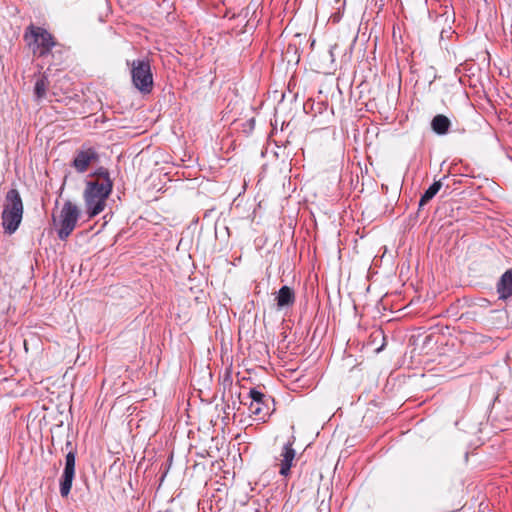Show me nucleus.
<instances>
[{
    "instance_id": "1",
    "label": "nucleus",
    "mask_w": 512,
    "mask_h": 512,
    "mask_svg": "<svg viewBox=\"0 0 512 512\" xmlns=\"http://www.w3.org/2000/svg\"><path fill=\"white\" fill-rule=\"evenodd\" d=\"M112 189L113 183H100L99 181H88L86 183L83 197L90 218L97 216L104 210L106 200Z\"/></svg>"
},
{
    "instance_id": "2",
    "label": "nucleus",
    "mask_w": 512,
    "mask_h": 512,
    "mask_svg": "<svg viewBox=\"0 0 512 512\" xmlns=\"http://www.w3.org/2000/svg\"><path fill=\"white\" fill-rule=\"evenodd\" d=\"M1 217L3 229L8 234H13L20 226L23 202L17 189H10L7 192Z\"/></svg>"
},
{
    "instance_id": "3",
    "label": "nucleus",
    "mask_w": 512,
    "mask_h": 512,
    "mask_svg": "<svg viewBox=\"0 0 512 512\" xmlns=\"http://www.w3.org/2000/svg\"><path fill=\"white\" fill-rule=\"evenodd\" d=\"M127 66L130 68L132 84L143 94L152 91L154 81L149 59L141 58L135 60H127Z\"/></svg>"
},
{
    "instance_id": "4",
    "label": "nucleus",
    "mask_w": 512,
    "mask_h": 512,
    "mask_svg": "<svg viewBox=\"0 0 512 512\" xmlns=\"http://www.w3.org/2000/svg\"><path fill=\"white\" fill-rule=\"evenodd\" d=\"M24 38L34 55L38 56L48 54L56 44L52 35L47 30L34 25H30L27 28Z\"/></svg>"
},
{
    "instance_id": "5",
    "label": "nucleus",
    "mask_w": 512,
    "mask_h": 512,
    "mask_svg": "<svg viewBox=\"0 0 512 512\" xmlns=\"http://www.w3.org/2000/svg\"><path fill=\"white\" fill-rule=\"evenodd\" d=\"M80 217V210L71 201H66L59 214L58 224V237L61 240H66L73 230L75 229Z\"/></svg>"
},
{
    "instance_id": "6",
    "label": "nucleus",
    "mask_w": 512,
    "mask_h": 512,
    "mask_svg": "<svg viewBox=\"0 0 512 512\" xmlns=\"http://www.w3.org/2000/svg\"><path fill=\"white\" fill-rule=\"evenodd\" d=\"M75 458L76 453L74 451L68 452L65 457V467L60 480V495L64 498L67 497L71 491L75 476Z\"/></svg>"
},
{
    "instance_id": "7",
    "label": "nucleus",
    "mask_w": 512,
    "mask_h": 512,
    "mask_svg": "<svg viewBox=\"0 0 512 512\" xmlns=\"http://www.w3.org/2000/svg\"><path fill=\"white\" fill-rule=\"evenodd\" d=\"M99 155L93 147H82L77 150L72 161V167L78 173H84L88 170L89 166L98 161Z\"/></svg>"
},
{
    "instance_id": "8",
    "label": "nucleus",
    "mask_w": 512,
    "mask_h": 512,
    "mask_svg": "<svg viewBox=\"0 0 512 512\" xmlns=\"http://www.w3.org/2000/svg\"><path fill=\"white\" fill-rule=\"evenodd\" d=\"M296 456V451L293 448V441H288L282 448L279 456L280 470L279 473L282 476H288L290 469L293 466V461Z\"/></svg>"
},
{
    "instance_id": "9",
    "label": "nucleus",
    "mask_w": 512,
    "mask_h": 512,
    "mask_svg": "<svg viewBox=\"0 0 512 512\" xmlns=\"http://www.w3.org/2000/svg\"><path fill=\"white\" fill-rule=\"evenodd\" d=\"M276 305L278 310L289 308L294 305L296 296L294 290L289 286H282L276 295Z\"/></svg>"
},
{
    "instance_id": "10",
    "label": "nucleus",
    "mask_w": 512,
    "mask_h": 512,
    "mask_svg": "<svg viewBox=\"0 0 512 512\" xmlns=\"http://www.w3.org/2000/svg\"><path fill=\"white\" fill-rule=\"evenodd\" d=\"M496 288L500 300H507L512 296V268L502 274Z\"/></svg>"
},
{
    "instance_id": "11",
    "label": "nucleus",
    "mask_w": 512,
    "mask_h": 512,
    "mask_svg": "<svg viewBox=\"0 0 512 512\" xmlns=\"http://www.w3.org/2000/svg\"><path fill=\"white\" fill-rule=\"evenodd\" d=\"M451 122L442 114L436 115L431 121V127L436 134L444 135L449 131Z\"/></svg>"
},
{
    "instance_id": "12",
    "label": "nucleus",
    "mask_w": 512,
    "mask_h": 512,
    "mask_svg": "<svg viewBox=\"0 0 512 512\" xmlns=\"http://www.w3.org/2000/svg\"><path fill=\"white\" fill-rule=\"evenodd\" d=\"M48 86V77L45 74L40 75L34 85V96L37 101L46 97Z\"/></svg>"
},
{
    "instance_id": "13",
    "label": "nucleus",
    "mask_w": 512,
    "mask_h": 512,
    "mask_svg": "<svg viewBox=\"0 0 512 512\" xmlns=\"http://www.w3.org/2000/svg\"><path fill=\"white\" fill-rule=\"evenodd\" d=\"M249 411L263 421L270 415L268 402L250 403Z\"/></svg>"
},
{
    "instance_id": "14",
    "label": "nucleus",
    "mask_w": 512,
    "mask_h": 512,
    "mask_svg": "<svg viewBox=\"0 0 512 512\" xmlns=\"http://www.w3.org/2000/svg\"><path fill=\"white\" fill-rule=\"evenodd\" d=\"M442 187V182L435 181L429 188L424 192L419 201V206L422 207L426 205L433 197L439 192Z\"/></svg>"
},
{
    "instance_id": "15",
    "label": "nucleus",
    "mask_w": 512,
    "mask_h": 512,
    "mask_svg": "<svg viewBox=\"0 0 512 512\" xmlns=\"http://www.w3.org/2000/svg\"><path fill=\"white\" fill-rule=\"evenodd\" d=\"M93 176L97 177L96 181H99L100 183H113V181L110 178V173L108 169L104 167H99L94 171L92 174Z\"/></svg>"
},
{
    "instance_id": "16",
    "label": "nucleus",
    "mask_w": 512,
    "mask_h": 512,
    "mask_svg": "<svg viewBox=\"0 0 512 512\" xmlns=\"http://www.w3.org/2000/svg\"><path fill=\"white\" fill-rule=\"evenodd\" d=\"M249 397L251 398L250 403H257V402H269L270 398L266 397L264 393L259 391L256 388H252L249 391Z\"/></svg>"
},
{
    "instance_id": "17",
    "label": "nucleus",
    "mask_w": 512,
    "mask_h": 512,
    "mask_svg": "<svg viewBox=\"0 0 512 512\" xmlns=\"http://www.w3.org/2000/svg\"><path fill=\"white\" fill-rule=\"evenodd\" d=\"M336 48V45L335 46H332L330 49H329V55L331 57V61L333 62L334 61V49Z\"/></svg>"
}]
</instances>
